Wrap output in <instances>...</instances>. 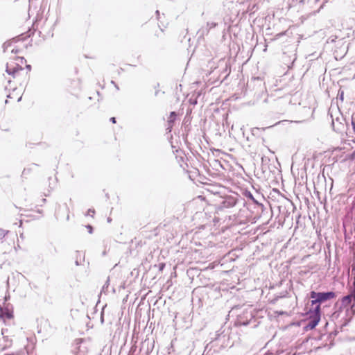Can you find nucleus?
<instances>
[{"label": "nucleus", "instance_id": "6", "mask_svg": "<svg viewBox=\"0 0 355 355\" xmlns=\"http://www.w3.org/2000/svg\"><path fill=\"white\" fill-rule=\"evenodd\" d=\"M29 171V169H28V168H27V169H24V171H23V173H24V174H25V173H26V171Z\"/></svg>", "mask_w": 355, "mask_h": 355}, {"label": "nucleus", "instance_id": "7", "mask_svg": "<svg viewBox=\"0 0 355 355\" xmlns=\"http://www.w3.org/2000/svg\"><path fill=\"white\" fill-rule=\"evenodd\" d=\"M354 295V297L355 298V282H354V295Z\"/></svg>", "mask_w": 355, "mask_h": 355}, {"label": "nucleus", "instance_id": "3", "mask_svg": "<svg viewBox=\"0 0 355 355\" xmlns=\"http://www.w3.org/2000/svg\"><path fill=\"white\" fill-rule=\"evenodd\" d=\"M334 295L333 293H315L312 292L311 294V297L313 299V302H324L329 299L334 297Z\"/></svg>", "mask_w": 355, "mask_h": 355}, {"label": "nucleus", "instance_id": "1", "mask_svg": "<svg viewBox=\"0 0 355 355\" xmlns=\"http://www.w3.org/2000/svg\"><path fill=\"white\" fill-rule=\"evenodd\" d=\"M31 69V65L26 64V60L23 57L12 58L6 64V72L19 85L28 80Z\"/></svg>", "mask_w": 355, "mask_h": 355}, {"label": "nucleus", "instance_id": "5", "mask_svg": "<svg viewBox=\"0 0 355 355\" xmlns=\"http://www.w3.org/2000/svg\"><path fill=\"white\" fill-rule=\"evenodd\" d=\"M7 97H8V99L6 100V101H5L6 103H8L9 102V99L12 100V101H14V102H17L21 99V96H16L14 98V97H12L10 96V94H8Z\"/></svg>", "mask_w": 355, "mask_h": 355}, {"label": "nucleus", "instance_id": "10", "mask_svg": "<svg viewBox=\"0 0 355 355\" xmlns=\"http://www.w3.org/2000/svg\"><path fill=\"white\" fill-rule=\"evenodd\" d=\"M5 355H14V354H5Z\"/></svg>", "mask_w": 355, "mask_h": 355}, {"label": "nucleus", "instance_id": "2", "mask_svg": "<svg viewBox=\"0 0 355 355\" xmlns=\"http://www.w3.org/2000/svg\"><path fill=\"white\" fill-rule=\"evenodd\" d=\"M26 48V44L20 38H13L7 44V49L15 54L19 53Z\"/></svg>", "mask_w": 355, "mask_h": 355}, {"label": "nucleus", "instance_id": "8", "mask_svg": "<svg viewBox=\"0 0 355 355\" xmlns=\"http://www.w3.org/2000/svg\"><path fill=\"white\" fill-rule=\"evenodd\" d=\"M112 121L114 123L115 122V119L114 118H112Z\"/></svg>", "mask_w": 355, "mask_h": 355}, {"label": "nucleus", "instance_id": "4", "mask_svg": "<svg viewBox=\"0 0 355 355\" xmlns=\"http://www.w3.org/2000/svg\"><path fill=\"white\" fill-rule=\"evenodd\" d=\"M0 318L3 320L4 322L7 320L13 318V311L8 306L0 307Z\"/></svg>", "mask_w": 355, "mask_h": 355}, {"label": "nucleus", "instance_id": "9", "mask_svg": "<svg viewBox=\"0 0 355 355\" xmlns=\"http://www.w3.org/2000/svg\"><path fill=\"white\" fill-rule=\"evenodd\" d=\"M6 348V347H3L1 349H2V350H4Z\"/></svg>", "mask_w": 355, "mask_h": 355}]
</instances>
